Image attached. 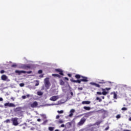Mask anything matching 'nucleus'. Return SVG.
<instances>
[{"instance_id": "e2e57ef3", "label": "nucleus", "mask_w": 131, "mask_h": 131, "mask_svg": "<svg viewBox=\"0 0 131 131\" xmlns=\"http://www.w3.org/2000/svg\"><path fill=\"white\" fill-rule=\"evenodd\" d=\"M80 131H84V130L82 129Z\"/></svg>"}, {"instance_id": "aec40b11", "label": "nucleus", "mask_w": 131, "mask_h": 131, "mask_svg": "<svg viewBox=\"0 0 131 131\" xmlns=\"http://www.w3.org/2000/svg\"><path fill=\"white\" fill-rule=\"evenodd\" d=\"M37 95L38 96H42V95H43V93L42 92L38 91L37 92Z\"/></svg>"}, {"instance_id": "de8ad7c7", "label": "nucleus", "mask_w": 131, "mask_h": 131, "mask_svg": "<svg viewBox=\"0 0 131 131\" xmlns=\"http://www.w3.org/2000/svg\"><path fill=\"white\" fill-rule=\"evenodd\" d=\"M3 101H4V99H3V98L2 97H0V102H2Z\"/></svg>"}, {"instance_id": "58836bf2", "label": "nucleus", "mask_w": 131, "mask_h": 131, "mask_svg": "<svg viewBox=\"0 0 131 131\" xmlns=\"http://www.w3.org/2000/svg\"><path fill=\"white\" fill-rule=\"evenodd\" d=\"M100 124H101V122L99 121L96 122L97 125H100Z\"/></svg>"}, {"instance_id": "a18cd8bd", "label": "nucleus", "mask_w": 131, "mask_h": 131, "mask_svg": "<svg viewBox=\"0 0 131 131\" xmlns=\"http://www.w3.org/2000/svg\"><path fill=\"white\" fill-rule=\"evenodd\" d=\"M64 79H65L66 80H69V79L68 77H64Z\"/></svg>"}, {"instance_id": "a211bd4d", "label": "nucleus", "mask_w": 131, "mask_h": 131, "mask_svg": "<svg viewBox=\"0 0 131 131\" xmlns=\"http://www.w3.org/2000/svg\"><path fill=\"white\" fill-rule=\"evenodd\" d=\"M83 109H84V110H87L88 111H89V110H91V107H90V106H84Z\"/></svg>"}, {"instance_id": "4d7b16f0", "label": "nucleus", "mask_w": 131, "mask_h": 131, "mask_svg": "<svg viewBox=\"0 0 131 131\" xmlns=\"http://www.w3.org/2000/svg\"><path fill=\"white\" fill-rule=\"evenodd\" d=\"M11 99H12V101H14L15 100V98H14V97H12Z\"/></svg>"}, {"instance_id": "6e6552de", "label": "nucleus", "mask_w": 131, "mask_h": 131, "mask_svg": "<svg viewBox=\"0 0 131 131\" xmlns=\"http://www.w3.org/2000/svg\"><path fill=\"white\" fill-rule=\"evenodd\" d=\"M55 71H56V72H58V73H59L60 75H62V76L64 75V73H63V70H62L61 69H56L55 70Z\"/></svg>"}, {"instance_id": "0e129e2a", "label": "nucleus", "mask_w": 131, "mask_h": 131, "mask_svg": "<svg viewBox=\"0 0 131 131\" xmlns=\"http://www.w3.org/2000/svg\"><path fill=\"white\" fill-rule=\"evenodd\" d=\"M25 127H23V129H25Z\"/></svg>"}, {"instance_id": "f8f14e48", "label": "nucleus", "mask_w": 131, "mask_h": 131, "mask_svg": "<svg viewBox=\"0 0 131 131\" xmlns=\"http://www.w3.org/2000/svg\"><path fill=\"white\" fill-rule=\"evenodd\" d=\"M1 79L4 81L7 80V79H8V77L6 75H3L1 76Z\"/></svg>"}, {"instance_id": "f03ea898", "label": "nucleus", "mask_w": 131, "mask_h": 131, "mask_svg": "<svg viewBox=\"0 0 131 131\" xmlns=\"http://www.w3.org/2000/svg\"><path fill=\"white\" fill-rule=\"evenodd\" d=\"M11 121L12 122L13 125L14 126H17V125H19V122H18V118H12L11 119Z\"/></svg>"}, {"instance_id": "ea45409f", "label": "nucleus", "mask_w": 131, "mask_h": 131, "mask_svg": "<svg viewBox=\"0 0 131 131\" xmlns=\"http://www.w3.org/2000/svg\"><path fill=\"white\" fill-rule=\"evenodd\" d=\"M97 95H102V93L101 92H97Z\"/></svg>"}, {"instance_id": "603ef678", "label": "nucleus", "mask_w": 131, "mask_h": 131, "mask_svg": "<svg viewBox=\"0 0 131 131\" xmlns=\"http://www.w3.org/2000/svg\"><path fill=\"white\" fill-rule=\"evenodd\" d=\"M37 121L39 122L41 121V120L40 119H37Z\"/></svg>"}, {"instance_id": "9b49d317", "label": "nucleus", "mask_w": 131, "mask_h": 131, "mask_svg": "<svg viewBox=\"0 0 131 131\" xmlns=\"http://www.w3.org/2000/svg\"><path fill=\"white\" fill-rule=\"evenodd\" d=\"M90 84H91V85H95V86H96V88H100L101 86L100 84H97V83L95 82H91Z\"/></svg>"}, {"instance_id": "052dcab7", "label": "nucleus", "mask_w": 131, "mask_h": 131, "mask_svg": "<svg viewBox=\"0 0 131 131\" xmlns=\"http://www.w3.org/2000/svg\"><path fill=\"white\" fill-rule=\"evenodd\" d=\"M123 131H130L129 130H123Z\"/></svg>"}, {"instance_id": "7c9ffc66", "label": "nucleus", "mask_w": 131, "mask_h": 131, "mask_svg": "<svg viewBox=\"0 0 131 131\" xmlns=\"http://www.w3.org/2000/svg\"><path fill=\"white\" fill-rule=\"evenodd\" d=\"M120 117H121V116L120 115H117L116 116V118H117V119H119V118H120Z\"/></svg>"}, {"instance_id": "dca6fc26", "label": "nucleus", "mask_w": 131, "mask_h": 131, "mask_svg": "<svg viewBox=\"0 0 131 131\" xmlns=\"http://www.w3.org/2000/svg\"><path fill=\"white\" fill-rule=\"evenodd\" d=\"M102 91H103V92H102V95H103L104 96H106V95H107V92L105 91V89H102Z\"/></svg>"}, {"instance_id": "72a5a7b5", "label": "nucleus", "mask_w": 131, "mask_h": 131, "mask_svg": "<svg viewBox=\"0 0 131 131\" xmlns=\"http://www.w3.org/2000/svg\"><path fill=\"white\" fill-rule=\"evenodd\" d=\"M38 73L39 74H41V73H42V70H39V71H38Z\"/></svg>"}, {"instance_id": "6ab92c4d", "label": "nucleus", "mask_w": 131, "mask_h": 131, "mask_svg": "<svg viewBox=\"0 0 131 131\" xmlns=\"http://www.w3.org/2000/svg\"><path fill=\"white\" fill-rule=\"evenodd\" d=\"M60 85H64V84H65V82H64L63 80L61 79L60 80Z\"/></svg>"}, {"instance_id": "ddd939ff", "label": "nucleus", "mask_w": 131, "mask_h": 131, "mask_svg": "<svg viewBox=\"0 0 131 131\" xmlns=\"http://www.w3.org/2000/svg\"><path fill=\"white\" fill-rule=\"evenodd\" d=\"M82 104H83V105L85 104V105H90V104H91V101H83L82 102Z\"/></svg>"}, {"instance_id": "1a4fd4ad", "label": "nucleus", "mask_w": 131, "mask_h": 131, "mask_svg": "<svg viewBox=\"0 0 131 131\" xmlns=\"http://www.w3.org/2000/svg\"><path fill=\"white\" fill-rule=\"evenodd\" d=\"M58 99H59V96H52L50 98V101H53V102H55V101H57Z\"/></svg>"}, {"instance_id": "b1692460", "label": "nucleus", "mask_w": 131, "mask_h": 131, "mask_svg": "<svg viewBox=\"0 0 131 131\" xmlns=\"http://www.w3.org/2000/svg\"><path fill=\"white\" fill-rule=\"evenodd\" d=\"M48 121V120H45V121L43 122V123H42V124L43 125H46V124H47Z\"/></svg>"}, {"instance_id": "412c9836", "label": "nucleus", "mask_w": 131, "mask_h": 131, "mask_svg": "<svg viewBox=\"0 0 131 131\" xmlns=\"http://www.w3.org/2000/svg\"><path fill=\"white\" fill-rule=\"evenodd\" d=\"M57 113H58L59 114H63V113H64V111H57Z\"/></svg>"}, {"instance_id": "39448f33", "label": "nucleus", "mask_w": 131, "mask_h": 131, "mask_svg": "<svg viewBox=\"0 0 131 131\" xmlns=\"http://www.w3.org/2000/svg\"><path fill=\"white\" fill-rule=\"evenodd\" d=\"M45 86L48 89H50V81H49V78H46L45 79Z\"/></svg>"}, {"instance_id": "a19ab883", "label": "nucleus", "mask_w": 131, "mask_h": 131, "mask_svg": "<svg viewBox=\"0 0 131 131\" xmlns=\"http://www.w3.org/2000/svg\"><path fill=\"white\" fill-rule=\"evenodd\" d=\"M21 98H22V99H26V96L24 95V96H23L21 97Z\"/></svg>"}, {"instance_id": "c756f323", "label": "nucleus", "mask_w": 131, "mask_h": 131, "mask_svg": "<svg viewBox=\"0 0 131 131\" xmlns=\"http://www.w3.org/2000/svg\"><path fill=\"white\" fill-rule=\"evenodd\" d=\"M26 73H27L28 74H30L32 73V71H29L27 72L26 71Z\"/></svg>"}, {"instance_id": "473e14b6", "label": "nucleus", "mask_w": 131, "mask_h": 131, "mask_svg": "<svg viewBox=\"0 0 131 131\" xmlns=\"http://www.w3.org/2000/svg\"><path fill=\"white\" fill-rule=\"evenodd\" d=\"M74 112H75V110H73V109H72L70 111V113H74Z\"/></svg>"}, {"instance_id": "8fccbe9b", "label": "nucleus", "mask_w": 131, "mask_h": 131, "mask_svg": "<svg viewBox=\"0 0 131 131\" xmlns=\"http://www.w3.org/2000/svg\"><path fill=\"white\" fill-rule=\"evenodd\" d=\"M39 83H38V82H37V83L35 84V86H37V85H39Z\"/></svg>"}, {"instance_id": "864d4df0", "label": "nucleus", "mask_w": 131, "mask_h": 131, "mask_svg": "<svg viewBox=\"0 0 131 131\" xmlns=\"http://www.w3.org/2000/svg\"><path fill=\"white\" fill-rule=\"evenodd\" d=\"M27 98H29V97H30V95L27 94Z\"/></svg>"}, {"instance_id": "bb28decb", "label": "nucleus", "mask_w": 131, "mask_h": 131, "mask_svg": "<svg viewBox=\"0 0 131 131\" xmlns=\"http://www.w3.org/2000/svg\"><path fill=\"white\" fill-rule=\"evenodd\" d=\"M98 83L101 84H104V83H105V82H104V80H102L101 81L98 82Z\"/></svg>"}, {"instance_id": "423d86ee", "label": "nucleus", "mask_w": 131, "mask_h": 131, "mask_svg": "<svg viewBox=\"0 0 131 131\" xmlns=\"http://www.w3.org/2000/svg\"><path fill=\"white\" fill-rule=\"evenodd\" d=\"M21 68L25 70H28V69H30V68H31V67L29 64H23L21 66Z\"/></svg>"}, {"instance_id": "e433bc0d", "label": "nucleus", "mask_w": 131, "mask_h": 131, "mask_svg": "<svg viewBox=\"0 0 131 131\" xmlns=\"http://www.w3.org/2000/svg\"><path fill=\"white\" fill-rule=\"evenodd\" d=\"M19 85L21 87H23V86H24V83H21L19 84Z\"/></svg>"}, {"instance_id": "2eb2a0df", "label": "nucleus", "mask_w": 131, "mask_h": 131, "mask_svg": "<svg viewBox=\"0 0 131 131\" xmlns=\"http://www.w3.org/2000/svg\"><path fill=\"white\" fill-rule=\"evenodd\" d=\"M93 113H94V112H90L86 114V116H92L93 115Z\"/></svg>"}, {"instance_id": "393cba45", "label": "nucleus", "mask_w": 131, "mask_h": 131, "mask_svg": "<svg viewBox=\"0 0 131 131\" xmlns=\"http://www.w3.org/2000/svg\"><path fill=\"white\" fill-rule=\"evenodd\" d=\"M11 67L12 68H16V67H17V64L16 63H14V64L11 65Z\"/></svg>"}, {"instance_id": "5701e85b", "label": "nucleus", "mask_w": 131, "mask_h": 131, "mask_svg": "<svg viewBox=\"0 0 131 131\" xmlns=\"http://www.w3.org/2000/svg\"><path fill=\"white\" fill-rule=\"evenodd\" d=\"M114 99H117V94L115 93V92H114Z\"/></svg>"}, {"instance_id": "2f4dec72", "label": "nucleus", "mask_w": 131, "mask_h": 131, "mask_svg": "<svg viewBox=\"0 0 131 131\" xmlns=\"http://www.w3.org/2000/svg\"><path fill=\"white\" fill-rule=\"evenodd\" d=\"M63 122H64V121L61 119H59L58 121V123H63Z\"/></svg>"}, {"instance_id": "0eeeda50", "label": "nucleus", "mask_w": 131, "mask_h": 131, "mask_svg": "<svg viewBox=\"0 0 131 131\" xmlns=\"http://www.w3.org/2000/svg\"><path fill=\"white\" fill-rule=\"evenodd\" d=\"M15 73H16V74H18V75H21V74H22V73H23L24 74H26V71L15 70Z\"/></svg>"}, {"instance_id": "a878e982", "label": "nucleus", "mask_w": 131, "mask_h": 131, "mask_svg": "<svg viewBox=\"0 0 131 131\" xmlns=\"http://www.w3.org/2000/svg\"><path fill=\"white\" fill-rule=\"evenodd\" d=\"M96 100L97 101H99V102H102V99L99 98V97H97L96 98Z\"/></svg>"}, {"instance_id": "09e8293b", "label": "nucleus", "mask_w": 131, "mask_h": 131, "mask_svg": "<svg viewBox=\"0 0 131 131\" xmlns=\"http://www.w3.org/2000/svg\"><path fill=\"white\" fill-rule=\"evenodd\" d=\"M108 129H109V126H107L105 128V130H108Z\"/></svg>"}, {"instance_id": "c9c22d12", "label": "nucleus", "mask_w": 131, "mask_h": 131, "mask_svg": "<svg viewBox=\"0 0 131 131\" xmlns=\"http://www.w3.org/2000/svg\"><path fill=\"white\" fill-rule=\"evenodd\" d=\"M5 72V70H2L0 71V73H1V74H4V73Z\"/></svg>"}, {"instance_id": "f3484780", "label": "nucleus", "mask_w": 131, "mask_h": 131, "mask_svg": "<svg viewBox=\"0 0 131 131\" xmlns=\"http://www.w3.org/2000/svg\"><path fill=\"white\" fill-rule=\"evenodd\" d=\"M52 76H54V77H58L59 78H60V77H61L60 75L57 74H53Z\"/></svg>"}, {"instance_id": "c85d7f7f", "label": "nucleus", "mask_w": 131, "mask_h": 131, "mask_svg": "<svg viewBox=\"0 0 131 131\" xmlns=\"http://www.w3.org/2000/svg\"><path fill=\"white\" fill-rule=\"evenodd\" d=\"M121 110H122V111H126V110H127V108H126V107H122L121 108Z\"/></svg>"}, {"instance_id": "4c0bfd02", "label": "nucleus", "mask_w": 131, "mask_h": 131, "mask_svg": "<svg viewBox=\"0 0 131 131\" xmlns=\"http://www.w3.org/2000/svg\"><path fill=\"white\" fill-rule=\"evenodd\" d=\"M78 90H79V91H82L83 89L82 88V87H80V88H78Z\"/></svg>"}, {"instance_id": "13d9d810", "label": "nucleus", "mask_w": 131, "mask_h": 131, "mask_svg": "<svg viewBox=\"0 0 131 131\" xmlns=\"http://www.w3.org/2000/svg\"><path fill=\"white\" fill-rule=\"evenodd\" d=\"M102 99H103L104 100V99H105V97L104 96H101Z\"/></svg>"}, {"instance_id": "bf43d9fd", "label": "nucleus", "mask_w": 131, "mask_h": 131, "mask_svg": "<svg viewBox=\"0 0 131 131\" xmlns=\"http://www.w3.org/2000/svg\"><path fill=\"white\" fill-rule=\"evenodd\" d=\"M128 120L129 121H131V117L129 118Z\"/></svg>"}, {"instance_id": "c03bdc74", "label": "nucleus", "mask_w": 131, "mask_h": 131, "mask_svg": "<svg viewBox=\"0 0 131 131\" xmlns=\"http://www.w3.org/2000/svg\"><path fill=\"white\" fill-rule=\"evenodd\" d=\"M68 76H69V77H71V76H72L71 74H68Z\"/></svg>"}, {"instance_id": "37998d69", "label": "nucleus", "mask_w": 131, "mask_h": 131, "mask_svg": "<svg viewBox=\"0 0 131 131\" xmlns=\"http://www.w3.org/2000/svg\"><path fill=\"white\" fill-rule=\"evenodd\" d=\"M98 111H100L101 112H105V111L104 110V109H101Z\"/></svg>"}, {"instance_id": "4be33fe9", "label": "nucleus", "mask_w": 131, "mask_h": 131, "mask_svg": "<svg viewBox=\"0 0 131 131\" xmlns=\"http://www.w3.org/2000/svg\"><path fill=\"white\" fill-rule=\"evenodd\" d=\"M6 123H10L11 122V120L10 119H7L4 121Z\"/></svg>"}, {"instance_id": "69168bd1", "label": "nucleus", "mask_w": 131, "mask_h": 131, "mask_svg": "<svg viewBox=\"0 0 131 131\" xmlns=\"http://www.w3.org/2000/svg\"><path fill=\"white\" fill-rule=\"evenodd\" d=\"M16 131H20V130H16Z\"/></svg>"}, {"instance_id": "20e7f679", "label": "nucleus", "mask_w": 131, "mask_h": 131, "mask_svg": "<svg viewBox=\"0 0 131 131\" xmlns=\"http://www.w3.org/2000/svg\"><path fill=\"white\" fill-rule=\"evenodd\" d=\"M4 106L5 108H7V107H16V105L14 103H10V102H7L4 104Z\"/></svg>"}, {"instance_id": "6e6d98bb", "label": "nucleus", "mask_w": 131, "mask_h": 131, "mask_svg": "<svg viewBox=\"0 0 131 131\" xmlns=\"http://www.w3.org/2000/svg\"><path fill=\"white\" fill-rule=\"evenodd\" d=\"M70 94H71V96H73V92H71L70 93Z\"/></svg>"}, {"instance_id": "680f3d73", "label": "nucleus", "mask_w": 131, "mask_h": 131, "mask_svg": "<svg viewBox=\"0 0 131 131\" xmlns=\"http://www.w3.org/2000/svg\"><path fill=\"white\" fill-rule=\"evenodd\" d=\"M55 131H59V130L58 129H56V130H55Z\"/></svg>"}, {"instance_id": "f704fd0d", "label": "nucleus", "mask_w": 131, "mask_h": 131, "mask_svg": "<svg viewBox=\"0 0 131 131\" xmlns=\"http://www.w3.org/2000/svg\"><path fill=\"white\" fill-rule=\"evenodd\" d=\"M69 117H72L73 116V114L72 113H70V114L69 115Z\"/></svg>"}, {"instance_id": "9d476101", "label": "nucleus", "mask_w": 131, "mask_h": 131, "mask_svg": "<svg viewBox=\"0 0 131 131\" xmlns=\"http://www.w3.org/2000/svg\"><path fill=\"white\" fill-rule=\"evenodd\" d=\"M30 106L32 108H36L38 106V103L37 101H34L33 103L31 104Z\"/></svg>"}, {"instance_id": "5fc2aeb1", "label": "nucleus", "mask_w": 131, "mask_h": 131, "mask_svg": "<svg viewBox=\"0 0 131 131\" xmlns=\"http://www.w3.org/2000/svg\"><path fill=\"white\" fill-rule=\"evenodd\" d=\"M40 77H43V74H41L40 75Z\"/></svg>"}, {"instance_id": "49530a36", "label": "nucleus", "mask_w": 131, "mask_h": 131, "mask_svg": "<svg viewBox=\"0 0 131 131\" xmlns=\"http://www.w3.org/2000/svg\"><path fill=\"white\" fill-rule=\"evenodd\" d=\"M105 90H106V91H110V90H111V88H105Z\"/></svg>"}, {"instance_id": "7ed1b4c3", "label": "nucleus", "mask_w": 131, "mask_h": 131, "mask_svg": "<svg viewBox=\"0 0 131 131\" xmlns=\"http://www.w3.org/2000/svg\"><path fill=\"white\" fill-rule=\"evenodd\" d=\"M85 118H81L80 121L77 123L78 126H81V125H83L84 123L85 122Z\"/></svg>"}, {"instance_id": "f257e3e1", "label": "nucleus", "mask_w": 131, "mask_h": 131, "mask_svg": "<svg viewBox=\"0 0 131 131\" xmlns=\"http://www.w3.org/2000/svg\"><path fill=\"white\" fill-rule=\"evenodd\" d=\"M75 78L78 80H74L73 78L70 79L71 82H74L76 83H81L82 82H88L89 81L87 77L81 76L79 74H76L75 76Z\"/></svg>"}, {"instance_id": "4468645a", "label": "nucleus", "mask_w": 131, "mask_h": 131, "mask_svg": "<svg viewBox=\"0 0 131 131\" xmlns=\"http://www.w3.org/2000/svg\"><path fill=\"white\" fill-rule=\"evenodd\" d=\"M14 112H19V111H21V107H17L15 108H14Z\"/></svg>"}, {"instance_id": "3c124183", "label": "nucleus", "mask_w": 131, "mask_h": 131, "mask_svg": "<svg viewBox=\"0 0 131 131\" xmlns=\"http://www.w3.org/2000/svg\"><path fill=\"white\" fill-rule=\"evenodd\" d=\"M61 127H65V125H64V124H61Z\"/></svg>"}, {"instance_id": "cd10ccee", "label": "nucleus", "mask_w": 131, "mask_h": 131, "mask_svg": "<svg viewBox=\"0 0 131 131\" xmlns=\"http://www.w3.org/2000/svg\"><path fill=\"white\" fill-rule=\"evenodd\" d=\"M54 127H49V130H50V131H53V130H54Z\"/></svg>"}, {"instance_id": "79ce46f5", "label": "nucleus", "mask_w": 131, "mask_h": 131, "mask_svg": "<svg viewBox=\"0 0 131 131\" xmlns=\"http://www.w3.org/2000/svg\"><path fill=\"white\" fill-rule=\"evenodd\" d=\"M59 118H60V116L57 115L56 117V119H59Z\"/></svg>"}]
</instances>
